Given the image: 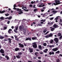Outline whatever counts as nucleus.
Wrapping results in <instances>:
<instances>
[{"label":"nucleus","mask_w":62,"mask_h":62,"mask_svg":"<svg viewBox=\"0 0 62 62\" xmlns=\"http://www.w3.org/2000/svg\"><path fill=\"white\" fill-rule=\"evenodd\" d=\"M24 44L25 46H27V44Z\"/></svg>","instance_id":"obj_63"},{"label":"nucleus","mask_w":62,"mask_h":62,"mask_svg":"<svg viewBox=\"0 0 62 62\" xmlns=\"http://www.w3.org/2000/svg\"><path fill=\"white\" fill-rule=\"evenodd\" d=\"M47 46L48 47H49V48H51V47H54V45H47Z\"/></svg>","instance_id":"obj_10"},{"label":"nucleus","mask_w":62,"mask_h":62,"mask_svg":"<svg viewBox=\"0 0 62 62\" xmlns=\"http://www.w3.org/2000/svg\"><path fill=\"white\" fill-rule=\"evenodd\" d=\"M40 2H45V1H44L43 0H41L40 1Z\"/></svg>","instance_id":"obj_55"},{"label":"nucleus","mask_w":62,"mask_h":62,"mask_svg":"<svg viewBox=\"0 0 62 62\" xmlns=\"http://www.w3.org/2000/svg\"><path fill=\"white\" fill-rule=\"evenodd\" d=\"M49 37H49V35H47L45 36V38H49Z\"/></svg>","instance_id":"obj_40"},{"label":"nucleus","mask_w":62,"mask_h":62,"mask_svg":"<svg viewBox=\"0 0 62 62\" xmlns=\"http://www.w3.org/2000/svg\"><path fill=\"white\" fill-rule=\"evenodd\" d=\"M35 3V1H34V2L32 1L31 2V4H33V3Z\"/></svg>","instance_id":"obj_51"},{"label":"nucleus","mask_w":62,"mask_h":62,"mask_svg":"<svg viewBox=\"0 0 62 62\" xmlns=\"http://www.w3.org/2000/svg\"><path fill=\"white\" fill-rule=\"evenodd\" d=\"M22 9H23V8H25V9H27V8L26 7H24L23 6H22Z\"/></svg>","instance_id":"obj_27"},{"label":"nucleus","mask_w":62,"mask_h":62,"mask_svg":"<svg viewBox=\"0 0 62 62\" xmlns=\"http://www.w3.org/2000/svg\"><path fill=\"white\" fill-rule=\"evenodd\" d=\"M11 31H12V29H10L8 31V33L9 34L11 33Z\"/></svg>","instance_id":"obj_22"},{"label":"nucleus","mask_w":62,"mask_h":62,"mask_svg":"<svg viewBox=\"0 0 62 62\" xmlns=\"http://www.w3.org/2000/svg\"><path fill=\"white\" fill-rule=\"evenodd\" d=\"M12 16H9V17H8V20H11L12 19Z\"/></svg>","instance_id":"obj_35"},{"label":"nucleus","mask_w":62,"mask_h":62,"mask_svg":"<svg viewBox=\"0 0 62 62\" xmlns=\"http://www.w3.org/2000/svg\"><path fill=\"white\" fill-rule=\"evenodd\" d=\"M48 51V49H46L44 50L43 51V52L45 53H47V51Z\"/></svg>","instance_id":"obj_17"},{"label":"nucleus","mask_w":62,"mask_h":62,"mask_svg":"<svg viewBox=\"0 0 62 62\" xmlns=\"http://www.w3.org/2000/svg\"><path fill=\"white\" fill-rule=\"evenodd\" d=\"M32 40H35V39H37V37H34L32 38Z\"/></svg>","instance_id":"obj_32"},{"label":"nucleus","mask_w":62,"mask_h":62,"mask_svg":"<svg viewBox=\"0 0 62 62\" xmlns=\"http://www.w3.org/2000/svg\"><path fill=\"white\" fill-rule=\"evenodd\" d=\"M53 27L55 28H56L57 27H58L59 26L58 25H56L55 24H54V25H53Z\"/></svg>","instance_id":"obj_13"},{"label":"nucleus","mask_w":62,"mask_h":62,"mask_svg":"<svg viewBox=\"0 0 62 62\" xmlns=\"http://www.w3.org/2000/svg\"><path fill=\"white\" fill-rule=\"evenodd\" d=\"M33 47L34 48H36L37 47V44L36 43V42L33 43H32Z\"/></svg>","instance_id":"obj_4"},{"label":"nucleus","mask_w":62,"mask_h":62,"mask_svg":"<svg viewBox=\"0 0 62 62\" xmlns=\"http://www.w3.org/2000/svg\"><path fill=\"white\" fill-rule=\"evenodd\" d=\"M29 51L30 53H32L33 52V49L31 48H29Z\"/></svg>","instance_id":"obj_12"},{"label":"nucleus","mask_w":62,"mask_h":62,"mask_svg":"<svg viewBox=\"0 0 62 62\" xmlns=\"http://www.w3.org/2000/svg\"><path fill=\"white\" fill-rule=\"evenodd\" d=\"M38 26H42V25L41 24H38Z\"/></svg>","instance_id":"obj_53"},{"label":"nucleus","mask_w":62,"mask_h":62,"mask_svg":"<svg viewBox=\"0 0 62 62\" xmlns=\"http://www.w3.org/2000/svg\"><path fill=\"white\" fill-rule=\"evenodd\" d=\"M60 60L59 59H58L57 60V62H60Z\"/></svg>","instance_id":"obj_62"},{"label":"nucleus","mask_w":62,"mask_h":62,"mask_svg":"<svg viewBox=\"0 0 62 62\" xmlns=\"http://www.w3.org/2000/svg\"><path fill=\"white\" fill-rule=\"evenodd\" d=\"M16 57L18 58H21V57L19 55H18L16 56Z\"/></svg>","instance_id":"obj_37"},{"label":"nucleus","mask_w":62,"mask_h":62,"mask_svg":"<svg viewBox=\"0 0 62 62\" xmlns=\"http://www.w3.org/2000/svg\"><path fill=\"white\" fill-rule=\"evenodd\" d=\"M7 23L8 24H9V23H10V21H8L7 22Z\"/></svg>","instance_id":"obj_58"},{"label":"nucleus","mask_w":62,"mask_h":62,"mask_svg":"<svg viewBox=\"0 0 62 62\" xmlns=\"http://www.w3.org/2000/svg\"><path fill=\"white\" fill-rule=\"evenodd\" d=\"M58 36L59 37H60V36H61V33H59L58 34Z\"/></svg>","instance_id":"obj_38"},{"label":"nucleus","mask_w":62,"mask_h":62,"mask_svg":"<svg viewBox=\"0 0 62 62\" xmlns=\"http://www.w3.org/2000/svg\"><path fill=\"white\" fill-rule=\"evenodd\" d=\"M48 13H46L45 14H44V15L43 16V17H45V16H47V15H48Z\"/></svg>","instance_id":"obj_30"},{"label":"nucleus","mask_w":62,"mask_h":62,"mask_svg":"<svg viewBox=\"0 0 62 62\" xmlns=\"http://www.w3.org/2000/svg\"><path fill=\"white\" fill-rule=\"evenodd\" d=\"M24 28V27H23V25H20V26L19 27V29L21 31H22V29H23V28Z\"/></svg>","instance_id":"obj_6"},{"label":"nucleus","mask_w":62,"mask_h":62,"mask_svg":"<svg viewBox=\"0 0 62 62\" xmlns=\"http://www.w3.org/2000/svg\"><path fill=\"white\" fill-rule=\"evenodd\" d=\"M0 52L2 54H4V50L2 49H1L0 50Z\"/></svg>","instance_id":"obj_14"},{"label":"nucleus","mask_w":62,"mask_h":62,"mask_svg":"<svg viewBox=\"0 0 62 62\" xmlns=\"http://www.w3.org/2000/svg\"><path fill=\"white\" fill-rule=\"evenodd\" d=\"M59 0H58L57 1L55 2L56 3H53L52 4V6H53L54 5H58L59 4Z\"/></svg>","instance_id":"obj_3"},{"label":"nucleus","mask_w":62,"mask_h":62,"mask_svg":"<svg viewBox=\"0 0 62 62\" xmlns=\"http://www.w3.org/2000/svg\"><path fill=\"white\" fill-rule=\"evenodd\" d=\"M41 22H41L40 23H41L42 24L44 22H45V20H41Z\"/></svg>","instance_id":"obj_18"},{"label":"nucleus","mask_w":62,"mask_h":62,"mask_svg":"<svg viewBox=\"0 0 62 62\" xmlns=\"http://www.w3.org/2000/svg\"><path fill=\"white\" fill-rule=\"evenodd\" d=\"M26 39V40H31V38H27Z\"/></svg>","instance_id":"obj_26"},{"label":"nucleus","mask_w":62,"mask_h":62,"mask_svg":"<svg viewBox=\"0 0 62 62\" xmlns=\"http://www.w3.org/2000/svg\"><path fill=\"white\" fill-rule=\"evenodd\" d=\"M5 57H6V58H7V60H8V59H9V57H8L6 55Z\"/></svg>","instance_id":"obj_41"},{"label":"nucleus","mask_w":62,"mask_h":62,"mask_svg":"<svg viewBox=\"0 0 62 62\" xmlns=\"http://www.w3.org/2000/svg\"><path fill=\"white\" fill-rule=\"evenodd\" d=\"M49 54L50 55H52V54L54 55V52H50Z\"/></svg>","instance_id":"obj_15"},{"label":"nucleus","mask_w":62,"mask_h":62,"mask_svg":"<svg viewBox=\"0 0 62 62\" xmlns=\"http://www.w3.org/2000/svg\"><path fill=\"white\" fill-rule=\"evenodd\" d=\"M61 39H62V36H61L59 37V39L60 40Z\"/></svg>","instance_id":"obj_57"},{"label":"nucleus","mask_w":62,"mask_h":62,"mask_svg":"<svg viewBox=\"0 0 62 62\" xmlns=\"http://www.w3.org/2000/svg\"><path fill=\"white\" fill-rule=\"evenodd\" d=\"M23 9L25 11H28V9L26 10L24 9Z\"/></svg>","instance_id":"obj_52"},{"label":"nucleus","mask_w":62,"mask_h":62,"mask_svg":"<svg viewBox=\"0 0 62 62\" xmlns=\"http://www.w3.org/2000/svg\"><path fill=\"white\" fill-rule=\"evenodd\" d=\"M43 45L44 46H47V44L44 43L43 44Z\"/></svg>","instance_id":"obj_39"},{"label":"nucleus","mask_w":62,"mask_h":62,"mask_svg":"<svg viewBox=\"0 0 62 62\" xmlns=\"http://www.w3.org/2000/svg\"><path fill=\"white\" fill-rule=\"evenodd\" d=\"M37 10V9H34L33 11L34 12H36Z\"/></svg>","instance_id":"obj_44"},{"label":"nucleus","mask_w":62,"mask_h":62,"mask_svg":"<svg viewBox=\"0 0 62 62\" xmlns=\"http://www.w3.org/2000/svg\"><path fill=\"white\" fill-rule=\"evenodd\" d=\"M7 28V27H4V29H3V30H6V29Z\"/></svg>","instance_id":"obj_49"},{"label":"nucleus","mask_w":62,"mask_h":62,"mask_svg":"<svg viewBox=\"0 0 62 62\" xmlns=\"http://www.w3.org/2000/svg\"><path fill=\"white\" fill-rule=\"evenodd\" d=\"M60 18V17L59 16H58L57 17H56V18H55L54 20H58V18L59 19Z\"/></svg>","instance_id":"obj_19"},{"label":"nucleus","mask_w":62,"mask_h":62,"mask_svg":"<svg viewBox=\"0 0 62 62\" xmlns=\"http://www.w3.org/2000/svg\"><path fill=\"white\" fill-rule=\"evenodd\" d=\"M14 23H17V21H18V20H17L16 19L15 20H14Z\"/></svg>","instance_id":"obj_50"},{"label":"nucleus","mask_w":62,"mask_h":62,"mask_svg":"<svg viewBox=\"0 0 62 62\" xmlns=\"http://www.w3.org/2000/svg\"><path fill=\"white\" fill-rule=\"evenodd\" d=\"M60 22L61 23H62V19H60Z\"/></svg>","instance_id":"obj_60"},{"label":"nucleus","mask_w":62,"mask_h":62,"mask_svg":"<svg viewBox=\"0 0 62 62\" xmlns=\"http://www.w3.org/2000/svg\"><path fill=\"white\" fill-rule=\"evenodd\" d=\"M11 38H12V39H14V37H13V36H12L11 37Z\"/></svg>","instance_id":"obj_61"},{"label":"nucleus","mask_w":62,"mask_h":62,"mask_svg":"<svg viewBox=\"0 0 62 62\" xmlns=\"http://www.w3.org/2000/svg\"><path fill=\"white\" fill-rule=\"evenodd\" d=\"M50 43H51V44H53V40L51 39V40H50Z\"/></svg>","instance_id":"obj_25"},{"label":"nucleus","mask_w":62,"mask_h":62,"mask_svg":"<svg viewBox=\"0 0 62 62\" xmlns=\"http://www.w3.org/2000/svg\"><path fill=\"white\" fill-rule=\"evenodd\" d=\"M47 31V29L46 28H44V29L43 31V32L44 33H45L46 32V31Z\"/></svg>","instance_id":"obj_9"},{"label":"nucleus","mask_w":62,"mask_h":62,"mask_svg":"<svg viewBox=\"0 0 62 62\" xmlns=\"http://www.w3.org/2000/svg\"><path fill=\"white\" fill-rule=\"evenodd\" d=\"M5 37H6V38H8V35H5Z\"/></svg>","instance_id":"obj_64"},{"label":"nucleus","mask_w":62,"mask_h":62,"mask_svg":"<svg viewBox=\"0 0 62 62\" xmlns=\"http://www.w3.org/2000/svg\"><path fill=\"white\" fill-rule=\"evenodd\" d=\"M35 55L36 56H38V55H39V53L38 52H35Z\"/></svg>","instance_id":"obj_34"},{"label":"nucleus","mask_w":62,"mask_h":62,"mask_svg":"<svg viewBox=\"0 0 62 62\" xmlns=\"http://www.w3.org/2000/svg\"><path fill=\"white\" fill-rule=\"evenodd\" d=\"M39 49H40V50H42V47H41V45H39Z\"/></svg>","instance_id":"obj_23"},{"label":"nucleus","mask_w":62,"mask_h":62,"mask_svg":"<svg viewBox=\"0 0 62 62\" xmlns=\"http://www.w3.org/2000/svg\"><path fill=\"white\" fill-rule=\"evenodd\" d=\"M54 40L55 41L56 43H58V39L57 38H55L54 39Z\"/></svg>","instance_id":"obj_8"},{"label":"nucleus","mask_w":62,"mask_h":62,"mask_svg":"<svg viewBox=\"0 0 62 62\" xmlns=\"http://www.w3.org/2000/svg\"><path fill=\"white\" fill-rule=\"evenodd\" d=\"M23 31L24 32V34H25L26 33V29H24V28H23Z\"/></svg>","instance_id":"obj_11"},{"label":"nucleus","mask_w":62,"mask_h":62,"mask_svg":"<svg viewBox=\"0 0 62 62\" xmlns=\"http://www.w3.org/2000/svg\"><path fill=\"white\" fill-rule=\"evenodd\" d=\"M0 19L1 20H3L4 19V18L3 17H1L0 18Z\"/></svg>","instance_id":"obj_48"},{"label":"nucleus","mask_w":62,"mask_h":62,"mask_svg":"<svg viewBox=\"0 0 62 62\" xmlns=\"http://www.w3.org/2000/svg\"><path fill=\"white\" fill-rule=\"evenodd\" d=\"M54 28H53L51 29V31H54Z\"/></svg>","instance_id":"obj_42"},{"label":"nucleus","mask_w":62,"mask_h":62,"mask_svg":"<svg viewBox=\"0 0 62 62\" xmlns=\"http://www.w3.org/2000/svg\"><path fill=\"white\" fill-rule=\"evenodd\" d=\"M29 6L30 7H33V5L32 4H31L29 5Z\"/></svg>","instance_id":"obj_59"},{"label":"nucleus","mask_w":62,"mask_h":62,"mask_svg":"<svg viewBox=\"0 0 62 62\" xmlns=\"http://www.w3.org/2000/svg\"><path fill=\"white\" fill-rule=\"evenodd\" d=\"M22 52H19L18 53V54H19V55H22Z\"/></svg>","instance_id":"obj_45"},{"label":"nucleus","mask_w":62,"mask_h":62,"mask_svg":"<svg viewBox=\"0 0 62 62\" xmlns=\"http://www.w3.org/2000/svg\"><path fill=\"white\" fill-rule=\"evenodd\" d=\"M43 9H42L41 10V12H43V11H44V10H45V7H43Z\"/></svg>","instance_id":"obj_28"},{"label":"nucleus","mask_w":62,"mask_h":62,"mask_svg":"<svg viewBox=\"0 0 62 62\" xmlns=\"http://www.w3.org/2000/svg\"><path fill=\"white\" fill-rule=\"evenodd\" d=\"M18 44L19 46V47H21V48H23V44H21V43H19Z\"/></svg>","instance_id":"obj_16"},{"label":"nucleus","mask_w":62,"mask_h":62,"mask_svg":"<svg viewBox=\"0 0 62 62\" xmlns=\"http://www.w3.org/2000/svg\"><path fill=\"white\" fill-rule=\"evenodd\" d=\"M9 14H5V15L6 16H8L9 15Z\"/></svg>","instance_id":"obj_43"},{"label":"nucleus","mask_w":62,"mask_h":62,"mask_svg":"<svg viewBox=\"0 0 62 62\" xmlns=\"http://www.w3.org/2000/svg\"><path fill=\"white\" fill-rule=\"evenodd\" d=\"M58 50V48L56 47L55 48L53 49H52V50L54 52H56V51H57Z\"/></svg>","instance_id":"obj_7"},{"label":"nucleus","mask_w":62,"mask_h":62,"mask_svg":"<svg viewBox=\"0 0 62 62\" xmlns=\"http://www.w3.org/2000/svg\"><path fill=\"white\" fill-rule=\"evenodd\" d=\"M57 11H54V10H53L52 11L53 13V14H55L56 13H57Z\"/></svg>","instance_id":"obj_29"},{"label":"nucleus","mask_w":62,"mask_h":62,"mask_svg":"<svg viewBox=\"0 0 62 62\" xmlns=\"http://www.w3.org/2000/svg\"><path fill=\"white\" fill-rule=\"evenodd\" d=\"M16 29H15L14 30V31L16 33H17V30H18V26H15Z\"/></svg>","instance_id":"obj_5"},{"label":"nucleus","mask_w":62,"mask_h":62,"mask_svg":"<svg viewBox=\"0 0 62 62\" xmlns=\"http://www.w3.org/2000/svg\"><path fill=\"white\" fill-rule=\"evenodd\" d=\"M5 11L3 10L2 11H0V13H4V12H5Z\"/></svg>","instance_id":"obj_31"},{"label":"nucleus","mask_w":62,"mask_h":62,"mask_svg":"<svg viewBox=\"0 0 62 62\" xmlns=\"http://www.w3.org/2000/svg\"><path fill=\"white\" fill-rule=\"evenodd\" d=\"M14 36L15 37V39L16 40H17V39H16V38H17V36L15 35H14Z\"/></svg>","instance_id":"obj_47"},{"label":"nucleus","mask_w":62,"mask_h":62,"mask_svg":"<svg viewBox=\"0 0 62 62\" xmlns=\"http://www.w3.org/2000/svg\"><path fill=\"white\" fill-rule=\"evenodd\" d=\"M16 10L17 11H18V14H22L23 13V12L21 10V9H20L19 8H17L16 9Z\"/></svg>","instance_id":"obj_2"},{"label":"nucleus","mask_w":62,"mask_h":62,"mask_svg":"<svg viewBox=\"0 0 62 62\" xmlns=\"http://www.w3.org/2000/svg\"><path fill=\"white\" fill-rule=\"evenodd\" d=\"M4 38V37L0 36V39H3Z\"/></svg>","instance_id":"obj_33"},{"label":"nucleus","mask_w":62,"mask_h":62,"mask_svg":"<svg viewBox=\"0 0 62 62\" xmlns=\"http://www.w3.org/2000/svg\"><path fill=\"white\" fill-rule=\"evenodd\" d=\"M8 40H9V42L11 43V40H12V39H10V38H8Z\"/></svg>","instance_id":"obj_21"},{"label":"nucleus","mask_w":62,"mask_h":62,"mask_svg":"<svg viewBox=\"0 0 62 62\" xmlns=\"http://www.w3.org/2000/svg\"><path fill=\"white\" fill-rule=\"evenodd\" d=\"M45 5L44 4L43 5L42 3H39L37 5V6L38 7H44Z\"/></svg>","instance_id":"obj_1"},{"label":"nucleus","mask_w":62,"mask_h":62,"mask_svg":"<svg viewBox=\"0 0 62 62\" xmlns=\"http://www.w3.org/2000/svg\"><path fill=\"white\" fill-rule=\"evenodd\" d=\"M49 32L48 31H47L46 32V33H45L44 34V35H47V34Z\"/></svg>","instance_id":"obj_56"},{"label":"nucleus","mask_w":62,"mask_h":62,"mask_svg":"<svg viewBox=\"0 0 62 62\" xmlns=\"http://www.w3.org/2000/svg\"><path fill=\"white\" fill-rule=\"evenodd\" d=\"M53 23H54L53 22H48V24L49 25H52V24H53Z\"/></svg>","instance_id":"obj_24"},{"label":"nucleus","mask_w":62,"mask_h":62,"mask_svg":"<svg viewBox=\"0 0 62 62\" xmlns=\"http://www.w3.org/2000/svg\"><path fill=\"white\" fill-rule=\"evenodd\" d=\"M60 53V51H58L57 52H55V53L56 54H59V53Z\"/></svg>","instance_id":"obj_46"},{"label":"nucleus","mask_w":62,"mask_h":62,"mask_svg":"<svg viewBox=\"0 0 62 62\" xmlns=\"http://www.w3.org/2000/svg\"><path fill=\"white\" fill-rule=\"evenodd\" d=\"M54 17L51 18H50V20H52L53 19H54Z\"/></svg>","instance_id":"obj_54"},{"label":"nucleus","mask_w":62,"mask_h":62,"mask_svg":"<svg viewBox=\"0 0 62 62\" xmlns=\"http://www.w3.org/2000/svg\"><path fill=\"white\" fill-rule=\"evenodd\" d=\"M48 35L49 36V37H52V36H53V34H52V33H50V34Z\"/></svg>","instance_id":"obj_36"},{"label":"nucleus","mask_w":62,"mask_h":62,"mask_svg":"<svg viewBox=\"0 0 62 62\" xmlns=\"http://www.w3.org/2000/svg\"><path fill=\"white\" fill-rule=\"evenodd\" d=\"M15 51H19L20 50V49H19V48H16L15 49Z\"/></svg>","instance_id":"obj_20"}]
</instances>
